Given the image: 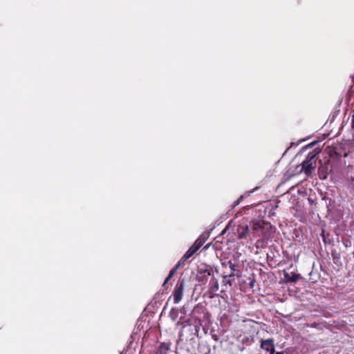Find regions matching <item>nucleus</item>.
I'll use <instances>...</instances> for the list:
<instances>
[{
  "label": "nucleus",
  "mask_w": 354,
  "mask_h": 354,
  "mask_svg": "<svg viewBox=\"0 0 354 354\" xmlns=\"http://www.w3.org/2000/svg\"><path fill=\"white\" fill-rule=\"evenodd\" d=\"M263 224L264 223H261V221H253L252 222V230L254 234V237L256 236L257 234H258L259 232L262 231L263 230Z\"/></svg>",
  "instance_id": "5"
},
{
  "label": "nucleus",
  "mask_w": 354,
  "mask_h": 354,
  "mask_svg": "<svg viewBox=\"0 0 354 354\" xmlns=\"http://www.w3.org/2000/svg\"><path fill=\"white\" fill-rule=\"evenodd\" d=\"M184 283L183 281L178 282L173 293L174 304H178L183 298Z\"/></svg>",
  "instance_id": "2"
},
{
  "label": "nucleus",
  "mask_w": 354,
  "mask_h": 354,
  "mask_svg": "<svg viewBox=\"0 0 354 354\" xmlns=\"http://www.w3.org/2000/svg\"><path fill=\"white\" fill-rule=\"evenodd\" d=\"M171 278H169V276L165 279V283H166Z\"/></svg>",
  "instance_id": "13"
},
{
  "label": "nucleus",
  "mask_w": 354,
  "mask_h": 354,
  "mask_svg": "<svg viewBox=\"0 0 354 354\" xmlns=\"http://www.w3.org/2000/svg\"><path fill=\"white\" fill-rule=\"evenodd\" d=\"M203 242L199 239H197L194 243L189 248L185 255V259H189L194 255L202 246Z\"/></svg>",
  "instance_id": "3"
},
{
  "label": "nucleus",
  "mask_w": 354,
  "mask_h": 354,
  "mask_svg": "<svg viewBox=\"0 0 354 354\" xmlns=\"http://www.w3.org/2000/svg\"><path fill=\"white\" fill-rule=\"evenodd\" d=\"M178 268H176V266L170 271L169 274V278H171L172 276L176 272Z\"/></svg>",
  "instance_id": "9"
},
{
  "label": "nucleus",
  "mask_w": 354,
  "mask_h": 354,
  "mask_svg": "<svg viewBox=\"0 0 354 354\" xmlns=\"http://www.w3.org/2000/svg\"><path fill=\"white\" fill-rule=\"evenodd\" d=\"M242 198H243V196H241L240 198L237 201L235 202V205H237L239 204L240 201L242 199Z\"/></svg>",
  "instance_id": "12"
},
{
  "label": "nucleus",
  "mask_w": 354,
  "mask_h": 354,
  "mask_svg": "<svg viewBox=\"0 0 354 354\" xmlns=\"http://www.w3.org/2000/svg\"><path fill=\"white\" fill-rule=\"evenodd\" d=\"M188 259H185V255L179 260V261L178 262V263L176 264V267L179 268L180 267L184 266V263Z\"/></svg>",
  "instance_id": "8"
},
{
  "label": "nucleus",
  "mask_w": 354,
  "mask_h": 354,
  "mask_svg": "<svg viewBox=\"0 0 354 354\" xmlns=\"http://www.w3.org/2000/svg\"><path fill=\"white\" fill-rule=\"evenodd\" d=\"M297 276H293L291 278H289L288 280L290 281H297Z\"/></svg>",
  "instance_id": "10"
},
{
  "label": "nucleus",
  "mask_w": 354,
  "mask_h": 354,
  "mask_svg": "<svg viewBox=\"0 0 354 354\" xmlns=\"http://www.w3.org/2000/svg\"><path fill=\"white\" fill-rule=\"evenodd\" d=\"M276 354H283V353L281 352H277Z\"/></svg>",
  "instance_id": "14"
},
{
  "label": "nucleus",
  "mask_w": 354,
  "mask_h": 354,
  "mask_svg": "<svg viewBox=\"0 0 354 354\" xmlns=\"http://www.w3.org/2000/svg\"><path fill=\"white\" fill-rule=\"evenodd\" d=\"M316 161L315 160V156H311L307 160L302 162V168L301 170L308 175L310 176L312 173V171L315 168Z\"/></svg>",
  "instance_id": "1"
},
{
  "label": "nucleus",
  "mask_w": 354,
  "mask_h": 354,
  "mask_svg": "<svg viewBox=\"0 0 354 354\" xmlns=\"http://www.w3.org/2000/svg\"><path fill=\"white\" fill-rule=\"evenodd\" d=\"M318 174L321 179L325 180L328 175V168L326 166L321 165L318 168Z\"/></svg>",
  "instance_id": "7"
},
{
  "label": "nucleus",
  "mask_w": 354,
  "mask_h": 354,
  "mask_svg": "<svg viewBox=\"0 0 354 354\" xmlns=\"http://www.w3.org/2000/svg\"><path fill=\"white\" fill-rule=\"evenodd\" d=\"M261 347L263 349L266 350V351L269 352L270 354L274 353L275 350L273 344V341L271 339L263 340L261 344Z\"/></svg>",
  "instance_id": "4"
},
{
  "label": "nucleus",
  "mask_w": 354,
  "mask_h": 354,
  "mask_svg": "<svg viewBox=\"0 0 354 354\" xmlns=\"http://www.w3.org/2000/svg\"><path fill=\"white\" fill-rule=\"evenodd\" d=\"M214 283L215 290H218V282L216 281H214Z\"/></svg>",
  "instance_id": "11"
},
{
  "label": "nucleus",
  "mask_w": 354,
  "mask_h": 354,
  "mask_svg": "<svg viewBox=\"0 0 354 354\" xmlns=\"http://www.w3.org/2000/svg\"><path fill=\"white\" fill-rule=\"evenodd\" d=\"M249 232V227L248 225L239 226L237 229L238 237L241 239L247 236Z\"/></svg>",
  "instance_id": "6"
}]
</instances>
